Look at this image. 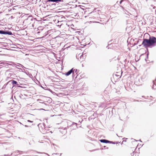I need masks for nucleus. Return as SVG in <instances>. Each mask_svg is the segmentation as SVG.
Segmentation results:
<instances>
[{
	"mask_svg": "<svg viewBox=\"0 0 156 156\" xmlns=\"http://www.w3.org/2000/svg\"><path fill=\"white\" fill-rule=\"evenodd\" d=\"M156 38L154 37L150 36L149 39H143L142 45L145 48H151L155 46Z\"/></svg>",
	"mask_w": 156,
	"mask_h": 156,
	"instance_id": "nucleus-1",
	"label": "nucleus"
},
{
	"mask_svg": "<svg viewBox=\"0 0 156 156\" xmlns=\"http://www.w3.org/2000/svg\"><path fill=\"white\" fill-rule=\"evenodd\" d=\"M37 20L35 18H33L32 16H29L24 21V23L29 26V27H34V23Z\"/></svg>",
	"mask_w": 156,
	"mask_h": 156,
	"instance_id": "nucleus-2",
	"label": "nucleus"
},
{
	"mask_svg": "<svg viewBox=\"0 0 156 156\" xmlns=\"http://www.w3.org/2000/svg\"><path fill=\"white\" fill-rule=\"evenodd\" d=\"M63 1L62 0H47L46 2V4H47V5H48L52 6L50 4H54V2L60 3L63 2Z\"/></svg>",
	"mask_w": 156,
	"mask_h": 156,
	"instance_id": "nucleus-3",
	"label": "nucleus"
},
{
	"mask_svg": "<svg viewBox=\"0 0 156 156\" xmlns=\"http://www.w3.org/2000/svg\"><path fill=\"white\" fill-rule=\"evenodd\" d=\"M2 62H0V64H1V65H0V66H4L5 67H8L9 65L13 66V62H9L11 63V64H9L7 63V62L5 61H2Z\"/></svg>",
	"mask_w": 156,
	"mask_h": 156,
	"instance_id": "nucleus-4",
	"label": "nucleus"
},
{
	"mask_svg": "<svg viewBox=\"0 0 156 156\" xmlns=\"http://www.w3.org/2000/svg\"><path fill=\"white\" fill-rule=\"evenodd\" d=\"M121 71V72H116L115 74H114V77H115V76H116L117 77V78L118 79L121 78L122 73V70Z\"/></svg>",
	"mask_w": 156,
	"mask_h": 156,
	"instance_id": "nucleus-5",
	"label": "nucleus"
},
{
	"mask_svg": "<svg viewBox=\"0 0 156 156\" xmlns=\"http://www.w3.org/2000/svg\"><path fill=\"white\" fill-rule=\"evenodd\" d=\"M72 69H73L72 76L73 77H74V76H75V75L77 74L79 71L76 69H74L73 68Z\"/></svg>",
	"mask_w": 156,
	"mask_h": 156,
	"instance_id": "nucleus-6",
	"label": "nucleus"
},
{
	"mask_svg": "<svg viewBox=\"0 0 156 156\" xmlns=\"http://www.w3.org/2000/svg\"><path fill=\"white\" fill-rule=\"evenodd\" d=\"M73 69H72L71 70L68 71L65 74V75L66 76H68L70 75L71 73H73Z\"/></svg>",
	"mask_w": 156,
	"mask_h": 156,
	"instance_id": "nucleus-7",
	"label": "nucleus"
},
{
	"mask_svg": "<svg viewBox=\"0 0 156 156\" xmlns=\"http://www.w3.org/2000/svg\"><path fill=\"white\" fill-rule=\"evenodd\" d=\"M100 141L101 143H109L110 142V141L105 139H102L100 140Z\"/></svg>",
	"mask_w": 156,
	"mask_h": 156,
	"instance_id": "nucleus-8",
	"label": "nucleus"
},
{
	"mask_svg": "<svg viewBox=\"0 0 156 156\" xmlns=\"http://www.w3.org/2000/svg\"><path fill=\"white\" fill-rule=\"evenodd\" d=\"M59 3H60L55 2L54 4H50V5H52V7L53 8H55V7L57 6L58 5Z\"/></svg>",
	"mask_w": 156,
	"mask_h": 156,
	"instance_id": "nucleus-9",
	"label": "nucleus"
},
{
	"mask_svg": "<svg viewBox=\"0 0 156 156\" xmlns=\"http://www.w3.org/2000/svg\"><path fill=\"white\" fill-rule=\"evenodd\" d=\"M5 34L12 35L13 34L10 31H5Z\"/></svg>",
	"mask_w": 156,
	"mask_h": 156,
	"instance_id": "nucleus-10",
	"label": "nucleus"
},
{
	"mask_svg": "<svg viewBox=\"0 0 156 156\" xmlns=\"http://www.w3.org/2000/svg\"><path fill=\"white\" fill-rule=\"evenodd\" d=\"M57 21L58 24H57V25L58 26H59V27H60L62 25V22H63V21L58 20Z\"/></svg>",
	"mask_w": 156,
	"mask_h": 156,
	"instance_id": "nucleus-11",
	"label": "nucleus"
},
{
	"mask_svg": "<svg viewBox=\"0 0 156 156\" xmlns=\"http://www.w3.org/2000/svg\"><path fill=\"white\" fill-rule=\"evenodd\" d=\"M94 12H91L90 13V14L91 15H94V16H93V17H91V18H96V16L98 15V14L97 13H95V14H94Z\"/></svg>",
	"mask_w": 156,
	"mask_h": 156,
	"instance_id": "nucleus-12",
	"label": "nucleus"
},
{
	"mask_svg": "<svg viewBox=\"0 0 156 156\" xmlns=\"http://www.w3.org/2000/svg\"><path fill=\"white\" fill-rule=\"evenodd\" d=\"M126 2H123L122 3V5H120V6L123 9H124V8L123 7L125 5L126 3Z\"/></svg>",
	"mask_w": 156,
	"mask_h": 156,
	"instance_id": "nucleus-13",
	"label": "nucleus"
},
{
	"mask_svg": "<svg viewBox=\"0 0 156 156\" xmlns=\"http://www.w3.org/2000/svg\"><path fill=\"white\" fill-rule=\"evenodd\" d=\"M127 2L126 0H122L120 2L119 4V5L120 6V5H122V3L124 2Z\"/></svg>",
	"mask_w": 156,
	"mask_h": 156,
	"instance_id": "nucleus-14",
	"label": "nucleus"
},
{
	"mask_svg": "<svg viewBox=\"0 0 156 156\" xmlns=\"http://www.w3.org/2000/svg\"><path fill=\"white\" fill-rule=\"evenodd\" d=\"M80 57V60L82 59V58H83V55L81 54H80L78 55V57Z\"/></svg>",
	"mask_w": 156,
	"mask_h": 156,
	"instance_id": "nucleus-15",
	"label": "nucleus"
},
{
	"mask_svg": "<svg viewBox=\"0 0 156 156\" xmlns=\"http://www.w3.org/2000/svg\"><path fill=\"white\" fill-rule=\"evenodd\" d=\"M12 84L13 85V86H14V84H16L17 83L16 81L14 80H12Z\"/></svg>",
	"mask_w": 156,
	"mask_h": 156,
	"instance_id": "nucleus-16",
	"label": "nucleus"
},
{
	"mask_svg": "<svg viewBox=\"0 0 156 156\" xmlns=\"http://www.w3.org/2000/svg\"><path fill=\"white\" fill-rule=\"evenodd\" d=\"M5 31L0 30V34H5Z\"/></svg>",
	"mask_w": 156,
	"mask_h": 156,
	"instance_id": "nucleus-17",
	"label": "nucleus"
},
{
	"mask_svg": "<svg viewBox=\"0 0 156 156\" xmlns=\"http://www.w3.org/2000/svg\"><path fill=\"white\" fill-rule=\"evenodd\" d=\"M27 121L28 122H31V123H33V121H31L29 120H27Z\"/></svg>",
	"mask_w": 156,
	"mask_h": 156,
	"instance_id": "nucleus-18",
	"label": "nucleus"
},
{
	"mask_svg": "<svg viewBox=\"0 0 156 156\" xmlns=\"http://www.w3.org/2000/svg\"><path fill=\"white\" fill-rule=\"evenodd\" d=\"M16 86L18 87H22L21 86H20L19 85V84H18L17 83L16 84Z\"/></svg>",
	"mask_w": 156,
	"mask_h": 156,
	"instance_id": "nucleus-19",
	"label": "nucleus"
},
{
	"mask_svg": "<svg viewBox=\"0 0 156 156\" xmlns=\"http://www.w3.org/2000/svg\"><path fill=\"white\" fill-rule=\"evenodd\" d=\"M147 58L145 59L146 61L147 62V59L148 58V54L147 55Z\"/></svg>",
	"mask_w": 156,
	"mask_h": 156,
	"instance_id": "nucleus-20",
	"label": "nucleus"
},
{
	"mask_svg": "<svg viewBox=\"0 0 156 156\" xmlns=\"http://www.w3.org/2000/svg\"><path fill=\"white\" fill-rule=\"evenodd\" d=\"M111 142H110L109 143H112V144H115V142H113L112 141H110Z\"/></svg>",
	"mask_w": 156,
	"mask_h": 156,
	"instance_id": "nucleus-21",
	"label": "nucleus"
},
{
	"mask_svg": "<svg viewBox=\"0 0 156 156\" xmlns=\"http://www.w3.org/2000/svg\"><path fill=\"white\" fill-rule=\"evenodd\" d=\"M73 124H76V126L77 125V124L76 123L73 122Z\"/></svg>",
	"mask_w": 156,
	"mask_h": 156,
	"instance_id": "nucleus-22",
	"label": "nucleus"
},
{
	"mask_svg": "<svg viewBox=\"0 0 156 156\" xmlns=\"http://www.w3.org/2000/svg\"><path fill=\"white\" fill-rule=\"evenodd\" d=\"M19 64L20 65V66H21V67L23 66H22V65L20 64Z\"/></svg>",
	"mask_w": 156,
	"mask_h": 156,
	"instance_id": "nucleus-23",
	"label": "nucleus"
},
{
	"mask_svg": "<svg viewBox=\"0 0 156 156\" xmlns=\"http://www.w3.org/2000/svg\"><path fill=\"white\" fill-rule=\"evenodd\" d=\"M42 132H43L44 133H45V131H42Z\"/></svg>",
	"mask_w": 156,
	"mask_h": 156,
	"instance_id": "nucleus-24",
	"label": "nucleus"
},
{
	"mask_svg": "<svg viewBox=\"0 0 156 156\" xmlns=\"http://www.w3.org/2000/svg\"><path fill=\"white\" fill-rule=\"evenodd\" d=\"M25 126L26 127H27L28 126H27V125H25Z\"/></svg>",
	"mask_w": 156,
	"mask_h": 156,
	"instance_id": "nucleus-25",
	"label": "nucleus"
},
{
	"mask_svg": "<svg viewBox=\"0 0 156 156\" xmlns=\"http://www.w3.org/2000/svg\"><path fill=\"white\" fill-rule=\"evenodd\" d=\"M62 154V153H61V154H60V156H61Z\"/></svg>",
	"mask_w": 156,
	"mask_h": 156,
	"instance_id": "nucleus-26",
	"label": "nucleus"
},
{
	"mask_svg": "<svg viewBox=\"0 0 156 156\" xmlns=\"http://www.w3.org/2000/svg\"><path fill=\"white\" fill-rule=\"evenodd\" d=\"M54 154H55V153ZM58 154V153H55V154Z\"/></svg>",
	"mask_w": 156,
	"mask_h": 156,
	"instance_id": "nucleus-27",
	"label": "nucleus"
},
{
	"mask_svg": "<svg viewBox=\"0 0 156 156\" xmlns=\"http://www.w3.org/2000/svg\"><path fill=\"white\" fill-rule=\"evenodd\" d=\"M4 66H3V67H0V68H3V67H4Z\"/></svg>",
	"mask_w": 156,
	"mask_h": 156,
	"instance_id": "nucleus-28",
	"label": "nucleus"
},
{
	"mask_svg": "<svg viewBox=\"0 0 156 156\" xmlns=\"http://www.w3.org/2000/svg\"><path fill=\"white\" fill-rule=\"evenodd\" d=\"M117 135L119 137V136H118V134H117Z\"/></svg>",
	"mask_w": 156,
	"mask_h": 156,
	"instance_id": "nucleus-29",
	"label": "nucleus"
},
{
	"mask_svg": "<svg viewBox=\"0 0 156 156\" xmlns=\"http://www.w3.org/2000/svg\"><path fill=\"white\" fill-rule=\"evenodd\" d=\"M118 1H117V2L116 3H118Z\"/></svg>",
	"mask_w": 156,
	"mask_h": 156,
	"instance_id": "nucleus-30",
	"label": "nucleus"
},
{
	"mask_svg": "<svg viewBox=\"0 0 156 156\" xmlns=\"http://www.w3.org/2000/svg\"><path fill=\"white\" fill-rule=\"evenodd\" d=\"M106 148L108 149V147H107Z\"/></svg>",
	"mask_w": 156,
	"mask_h": 156,
	"instance_id": "nucleus-31",
	"label": "nucleus"
},
{
	"mask_svg": "<svg viewBox=\"0 0 156 156\" xmlns=\"http://www.w3.org/2000/svg\"><path fill=\"white\" fill-rule=\"evenodd\" d=\"M154 85L153 86V88H154Z\"/></svg>",
	"mask_w": 156,
	"mask_h": 156,
	"instance_id": "nucleus-32",
	"label": "nucleus"
}]
</instances>
